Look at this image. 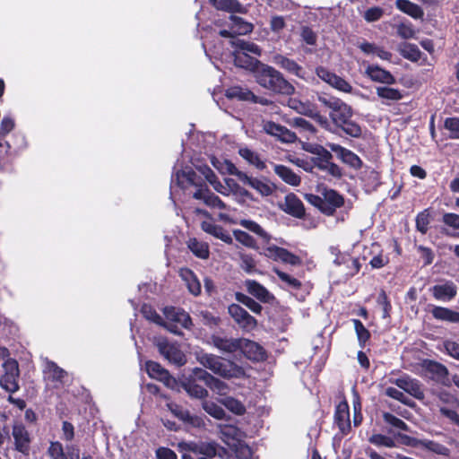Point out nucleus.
Instances as JSON below:
<instances>
[{
	"instance_id": "412c9836",
	"label": "nucleus",
	"mask_w": 459,
	"mask_h": 459,
	"mask_svg": "<svg viewBox=\"0 0 459 459\" xmlns=\"http://www.w3.org/2000/svg\"><path fill=\"white\" fill-rule=\"evenodd\" d=\"M396 385L419 400L424 398V392L418 380L412 379L409 377H403L396 380Z\"/></svg>"
},
{
	"instance_id": "423d86ee",
	"label": "nucleus",
	"mask_w": 459,
	"mask_h": 459,
	"mask_svg": "<svg viewBox=\"0 0 459 459\" xmlns=\"http://www.w3.org/2000/svg\"><path fill=\"white\" fill-rule=\"evenodd\" d=\"M43 373L47 384L55 388L64 385L68 379L67 372L49 360L46 361Z\"/></svg>"
},
{
	"instance_id": "4468645a",
	"label": "nucleus",
	"mask_w": 459,
	"mask_h": 459,
	"mask_svg": "<svg viewBox=\"0 0 459 459\" xmlns=\"http://www.w3.org/2000/svg\"><path fill=\"white\" fill-rule=\"evenodd\" d=\"M12 435L15 449L23 455H29L30 437L26 428L22 423H15L13 426Z\"/></svg>"
},
{
	"instance_id": "393cba45",
	"label": "nucleus",
	"mask_w": 459,
	"mask_h": 459,
	"mask_svg": "<svg viewBox=\"0 0 459 459\" xmlns=\"http://www.w3.org/2000/svg\"><path fill=\"white\" fill-rule=\"evenodd\" d=\"M179 276L185 282L188 291L194 295L198 296L201 293V282L197 276L187 268H181L179 270Z\"/></svg>"
},
{
	"instance_id": "09e8293b",
	"label": "nucleus",
	"mask_w": 459,
	"mask_h": 459,
	"mask_svg": "<svg viewBox=\"0 0 459 459\" xmlns=\"http://www.w3.org/2000/svg\"><path fill=\"white\" fill-rule=\"evenodd\" d=\"M273 272L276 273V275L279 277V279L282 281L283 287L290 289V290H298L301 286V282L292 277L291 275L277 269L273 268Z\"/></svg>"
},
{
	"instance_id": "49530a36",
	"label": "nucleus",
	"mask_w": 459,
	"mask_h": 459,
	"mask_svg": "<svg viewBox=\"0 0 459 459\" xmlns=\"http://www.w3.org/2000/svg\"><path fill=\"white\" fill-rule=\"evenodd\" d=\"M187 247L196 256L200 258L204 259L209 255L208 245L197 240L196 238H190L187 241Z\"/></svg>"
},
{
	"instance_id": "f257e3e1",
	"label": "nucleus",
	"mask_w": 459,
	"mask_h": 459,
	"mask_svg": "<svg viewBox=\"0 0 459 459\" xmlns=\"http://www.w3.org/2000/svg\"><path fill=\"white\" fill-rule=\"evenodd\" d=\"M171 184V195L176 191V186L182 189H187L189 186H195L196 187V190L193 193V197L195 199L202 200L204 204L210 208L220 210L228 209L227 205L219 196L212 193L206 186H203L201 178L198 177L190 168H186L178 171L172 178Z\"/></svg>"
},
{
	"instance_id": "de8ad7c7",
	"label": "nucleus",
	"mask_w": 459,
	"mask_h": 459,
	"mask_svg": "<svg viewBox=\"0 0 459 459\" xmlns=\"http://www.w3.org/2000/svg\"><path fill=\"white\" fill-rule=\"evenodd\" d=\"M288 106L297 111L298 113L308 116L312 114V108H314V105L309 102H302L301 100L296 99V98H290L288 100Z\"/></svg>"
},
{
	"instance_id": "6e6552de",
	"label": "nucleus",
	"mask_w": 459,
	"mask_h": 459,
	"mask_svg": "<svg viewBox=\"0 0 459 459\" xmlns=\"http://www.w3.org/2000/svg\"><path fill=\"white\" fill-rule=\"evenodd\" d=\"M165 323L173 329L178 331V326L173 324L181 325L184 328H189L192 325V320L189 315L183 309L169 307L164 308Z\"/></svg>"
},
{
	"instance_id": "cd10ccee",
	"label": "nucleus",
	"mask_w": 459,
	"mask_h": 459,
	"mask_svg": "<svg viewBox=\"0 0 459 459\" xmlns=\"http://www.w3.org/2000/svg\"><path fill=\"white\" fill-rule=\"evenodd\" d=\"M244 285L249 294L262 302H268L273 298L272 294L263 285L254 280H247Z\"/></svg>"
},
{
	"instance_id": "f704fd0d",
	"label": "nucleus",
	"mask_w": 459,
	"mask_h": 459,
	"mask_svg": "<svg viewBox=\"0 0 459 459\" xmlns=\"http://www.w3.org/2000/svg\"><path fill=\"white\" fill-rule=\"evenodd\" d=\"M238 154L250 165L257 169H264L265 168L264 161L261 159L259 154L247 147H241L238 149Z\"/></svg>"
},
{
	"instance_id": "2eb2a0df",
	"label": "nucleus",
	"mask_w": 459,
	"mask_h": 459,
	"mask_svg": "<svg viewBox=\"0 0 459 459\" xmlns=\"http://www.w3.org/2000/svg\"><path fill=\"white\" fill-rule=\"evenodd\" d=\"M365 67V75H367L371 81L385 83V84H393L395 82L394 76L387 70L377 65H370L363 62Z\"/></svg>"
},
{
	"instance_id": "79ce46f5",
	"label": "nucleus",
	"mask_w": 459,
	"mask_h": 459,
	"mask_svg": "<svg viewBox=\"0 0 459 459\" xmlns=\"http://www.w3.org/2000/svg\"><path fill=\"white\" fill-rule=\"evenodd\" d=\"M398 50L404 58L412 62H416L420 58L421 53L419 48L414 44L406 42L402 43L400 44Z\"/></svg>"
},
{
	"instance_id": "ddd939ff",
	"label": "nucleus",
	"mask_w": 459,
	"mask_h": 459,
	"mask_svg": "<svg viewBox=\"0 0 459 459\" xmlns=\"http://www.w3.org/2000/svg\"><path fill=\"white\" fill-rule=\"evenodd\" d=\"M238 179L255 189L262 196H269L275 190V186L267 180L249 177L247 173L242 171L239 174Z\"/></svg>"
},
{
	"instance_id": "9d476101",
	"label": "nucleus",
	"mask_w": 459,
	"mask_h": 459,
	"mask_svg": "<svg viewBox=\"0 0 459 459\" xmlns=\"http://www.w3.org/2000/svg\"><path fill=\"white\" fill-rule=\"evenodd\" d=\"M157 345L160 354L170 363L177 366H182L186 363L185 354L175 343H169L165 340H161Z\"/></svg>"
},
{
	"instance_id": "e2e57ef3",
	"label": "nucleus",
	"mask_w": 459,
	"mask_h": 459,
	"mask_svg": "<svg viewBox=\"0 0 459 459\" xmlns=\"http://www.w3.org/2000/svg\"><path fill=\"white\" fill-rule=\"evenodd\" d=\"M383 418L386 423L392 425L393 427H394L396 429L405 430V431L409 430L407 424L403 420H402L401 419L397 418L396 416H394L389 412L384 413Z\"/></svg>"
},
{
	"instance_id": "e433bc0d",
	"label": "nucleus",
	"mask_w": 459,
	"mask_h": 459,
	"mask_svg": "<svg viewBox=\"0 0 459 459\" xmlns=\"http://www.w3.org/2000/svg\"><path fill=\"white\" fill-rule=\"evenodd\" d=\"M211 162H212V166L220 173H221L223 175L230 174V175H234L238 178L239 174L241 173V171L238 170L232 162L229 161L227 160H220L215 157H212L211 159Z\"/></svg>"
},
{
	"instance_id": "b1692460",
	"label": "nucleus",
	"mask_w": 459,
	"mask_h": 459,
	"mask_svg": "<svg viewBox=\"0 0 459 459\" xmlns=\"http://www.w3.org/2000/svg\"><path fill=\"white\" fill-rule=\"evenodd\" d=\"M281 208L285 212L297 218H301L305 214L302 202L294 194H289L285 196Z\"/></svg>"
},
{
	"instance_id": "aec40b11",
	"label": "nucleus",
	"mask_w": 459,
	"mask_h": 459,
	"mask_svg": "<svg viewBox=\"0 0 459 459\" xmlns=\"http://www.w3.org/2000/svg\"><path fill=\"white\" fill-rule=\"evenodd\" d=\"M167 407L174 416L193 427L199 428L204 425V421L201 418L191 415L188 411L183 409L177 403H169L167 404Z\"/></svg>"
},
{
	"instance_id": "7c9ffc66",
	"label": "nucleus",
	"mask_w": 459,
	"mask_h": 459,
	"mask_svg": "<svg viewBox=\"0 0 459 459\" xmlns=\"http://www.w3.org/2000/svg\"><path fill=\"white\" fill-rule=\"evenodd\" d=\"M273 170L286 184L297 186L300 184V177L293 172L292 169L284 165H274Z\"/></svg>"
},
{
	"instance_id": "4c0bfd02",
	"label": "nucleus",
	"mask_w": 459,
	"mask_h": 459,
	"mask_svg": "<svg viewBox=\"0 0 459 459\" xmlns=\"http://www.w3.org/2000/svg\"><path fill=\"white\" fill-rule=\"evenodd\" d=\"M431 313L436 319L451 323H459V312L457 311H454L446 307H435Z\"/></svg>"
},
{
	"instance_id": "72a5a7b5",
	"label": "nucleus",
	"mask_w": 459,
	"mask_h": 459,
	"mask_svg": "<svg viewBox=\"0 0 459 459\" xmlns=\"http://www.w3.org/2000/svg\"><path fill=\"white\" fill-rule=\"evenodd\" d=\"M376 92L385 104H388L389 101L400 100L403 97L400 90L386 86L377 87Z\"/></svg>"
},
{
	"instance_id": "864d4df0",
	"label": "nucleus",
	"mask_w": 459,
	"mask_h": 459,
	"mask_svg": "<svg viewBox=\"0 0 459 459\" xmlns=\"http://www.w3.org/2000/svg\"><path fill=\"white\" fill-rule=\"evenodd\" d=\"M368 441L377 446H384L388 448L396 446V444L393 437L382 434L372 435L369 437Z\"/></svg>"
},
{
	"instance_id": "c85d7f7f",
	"label": "nucleus",
	"mask_w": 459,
	"mask_h": 459,
	"mask_svg": "<svg viewBox=\"0 0 459 459\" xmlns=\"http://www.w3.org/2000/svg\"><path fill=\"white\" fill-rule=\"evenodd\" d=\"M335 423L343 433L351 428L350 412L347 403H341L336 407L334 415Z\"/></svg>"
},
{
	"instance_id": "f03ea898",
	"label": "nucleus",
	"mask_w": 459,
	"mask_h": 459,
	"mask_svg": "<svg viewBox=\"0 0 459 459\" xmlns=\"http://www.w3.org/2000/svg\"><path fill=\"white\" fill-rule=\"evenodd\" d=\"M254 73L256 82L267 90L287 95L295 91L294 87L272 66L261 64Z\"/></svg>"
},
{
	"instance_id": "4be33fe9",
	"label": "nucleus",
	"mask_w": 459,
	"mask_h": 459,
	"mask_svg": "<svg viewBox=\"0 0 459 459\" xmlns=\"http://www.w3.org/2000/svg\"><path fill=\"white\" fill-rule=\"evenodd\" d=\"M323 201L325 202L323 206V212L327 215H332L336 208L343 204L342 196L332 189H325L323 192Z\"/></svg>"
},
{
	"instance_id": "13d9d810",
	"label": "nucleus",
	"mask_w": 459,
	"mask_h": 459,
	"mask_svg": "<svg viewBox=\"0 0 459 459\" xmlns=\"http://www.w3.org/2000/svg\"><path fill=\"white\" fill-rule=\"evenodd\" d=\"M240 267L249 274H253L257 272L256 263L250 255L242 254L240 255Z\"/></svg>"
},
{
	"instance_id": "473e14b6",
	"label": "nucleus",
	"mask_w": 459,
	"mask_h": 459,
	"mask_svg": "<svg viewBox=\"0 0 459 459\" xmlns=\"http://www.w3.org/2000/svg\"><path fill=\"white\" fill-rule=\"evenodd\" d=\"M216 9L231 13H246L247 8L238 2V0H214Z\"/></svg>"
},
{
	"instance_id": "5fc2aeb1",
	"label": "nucleus",
	"mask_w": 459,
	"mask_h": 459,
	"mask_svg": "<svg viewBox=\"0 0 459 459\" xmlns=\"http://www.w3.org/2000/svg\"><path fill=\"white\" fill-rule=\"evenodd\" d=\"M206 385L212 392L216 393L219 395H226L230 392L229 385L225 382H223L214 377H212V378H210V381L208 382V384Z\"/></svg>"
},
{
	"instance_id": "39448f33",
	"label": "nucleus",
	"mask_w": 459,
	"mask_h": 459,
	"mask_svg": "<svg viewBox=\"0 0 459 459\" xmlns=\"http://www.w3.org/2000/svg\"><path fill=\"white\" fill-rule=\"evenodd\" d=\"M4 374L0 377V386L8 393L19 390L18 378L20 376L19 365L16 359H7L2 365Z\"/></svg>"
},
{
	"instance_id": "603ef678",
	"label": "nucleus",
	"mask_w": 459,
	"mask_h": 459,
	"mask_svg": "<svg viewBox=\"0 0 459 459\" xmlns=\"http://www.w3.org/2000/svg\"><path fill=\"white\" fill-rule=\"evenodd\" d=\"M203 409L212 417L221 420L225 416L224 410L215 403L212 401H204L203 403Z\"/></svg>"
},
{
	"instance_id": "052dcab7",
	"label": "nucleus",
	"mask_w": 459,
	"mask_h": 459,
	"mask_svg": "<svg viewBox=\"0 0 459 459\" xmlns=\"http://www.w3.org/2000/svg\"><path fill=\"white\" fill-rule=\"evenodd\" d=\"M235 238L244 246L251 248H256L255 239L246 231L241 230H235L233 231Z\"/></svg>"
},
{
	"instance_id": "a19ab883",
	"label": "nucleus",
	"mask_w": 459,
	"mask_h": 459,
	"mask_svg": "<svg viewBox=\"0 0 459 459\" xmlns=\"http://www.w3.org/2000/svg\"><path fill=\"white\" fill-rule=\"evenodd\" d=\"M239 224L247 230L255 233L264 242L268 243L270 235L255 221L251 220H241Z\"/></svg>"
},
{
	"instance_id": "20e7f679",
	"label": "nucleus",
	"mask_w": 459,
	"mask_h": 459,
	"mask_svg": "<svg viewBox=\"0 0 459 459\" xmlns=\"http://www.w3.org/2000/svg\"><path fill=\"white\" fill-rule=\"evenodd\" d=\"M235 49L234 63L237 66L255 72L261 63L256 56L261 55V49L253 42L235 39L231 41Z\"/></svg>"
},
{
	"instance_id": "0eeeda50",
	"label": "nucleus",
	"mask_w": 459,
	"mask_h": 459,
	"mask_svg": "<svg viewBox=\"0 0 459 459\" xmlns=\"http://www.w3.org/2000/svg\"><path fill=\"white\" fill-rule=\"evenodd\" d=\"M316 74L323 82H326L337 91L346 93L352 92V86L346 80L338 76L334 73H332L325 67H317L316 69Z\"/></svg>"
},
{
	"instance_id": "774afa93",
	"label": "nucleus",
	"mask_w": 459,
	"mask_h": 459,
	"mask_svg": "<svg viewBox=\"0 0 459 459\" xmlns=\"http://www.w3.org/2000/svg\"><path fill=\"white\" fill-rule=\"evenodd\" d=\"M383 13H384V11L382 8L375 6V7L368 8L364 13L363 16L367 22H373L378 21L382 17Z\"/></svg>"
},
{
	"instance_id": "9b49d317",
	"label": "nucleus",
	"mask_w": 459,
	"mask_h": 459,
	"mask_svg": "<svg viewBox=\"0 0 459 459\" xmlns=\"http://www.w3.org/2000/svg\"><path fill=\"white\" fill-rule=\"evenodd\" d=\"M228 310L234 321L245 331H251L255 328L256 320L239 305L231 304Z\"/></svg>"
},
{
	"instance_id": "680f3d73",
	"label": "nucleus",
	"mask_w": 459,
	"mask_h": 459,
	"mask_svg": "<svg viewBox=\"0 0 459 459\" xmlns=\"http://www.w3.org/2000/svg\"><path fill=\"white\" fill-rule=\"evenodd\" d=\"M444 126L449 131L451 138L459 139V117L446 118Z\"/></svg>"
},
{
	"instance_id": "c9c22d12",
	"label": "nucleus",
	"mask_w": 459,
	"mask_h": 459,
	"mask_svg": "<svg viewBox=\"0 0 459 459\" xmlns=\"http://www.w3.org/2000/svg\"><path fill=\"white\" fill-rule=\"evenodd\" d=\"M225 96L230 100H255V99L252 91L240 86H232L227 89Z\"/></svg>"
},
{
	"instance_id": "c756f323",
	"label": "nucleus",
	"mask_w": 459,
	"mask_h": 459,
	"mask_svg": "<svg viewBox=\"0 0 459 459\" xmlns=\"http://www.w3.org/2000/svg\"><path fill=\"white\" fill-rule=\"evenodd\" d=\"M273 62L298 77H303V69L294 60L281 55H275Z\"/></svg>"
},
{
	"instance_id": "5701e85b",
	"label": "nucleus",
	"mask_w": 459,
	"mask_h": 459,
	"mask_svg": "<svg viewBox=\"0 0 459 459\" xmlns=\"http://www.w3.org/2000/svg\"><path fill=\"white\" fill-rule=\"evenodd\" d=\"M180 447L183 450L193 452L196 455H204L208 457H212L217 453V446L214 443H182L180 444Z\"/></svg>"
},
{
	"instance_id": "4d7b16f0",
	"label": "nucleus",
	"mask_w": 459,
	"mask_h": 459,
	"mask_svg": "<svg viewBox=\"0 0 459 459\" xmlns=\"http://www.w3.org/2000/svg\"><path fill=\"white\" fill-rule=\"evenodd\" d=\"M236 299L238 301H239L242 304H244L245 306H247L252 312H254L255 314L261 313L262 308H263L262 306L259 303H257L256 301H255L253 299H251L250 297H248L245 294H242V293H237Z\"/></svg>"
},
{
	"instance_id": "69168bd1",
	"label": "nucleus",
	"mask_w": 459,
	"mask_h": 459,
	"mask_svg": "<svg viewBox=\"0 0 459 459\" xmlns=\"http://www.w3.org/2000/svg\"><path fill=\"white\" fill-rule=\"evenodd\" d=\"M48 452L52 459H65V450L59 442H51Z\"/></svg>"
},
{
	"instance_id": "7ed1b4c3",
	"label": "nucleus",
	"mask_w": 459,
	"mask_h": 459,
	"mask_svg": "<svg viewBox=\"0 0 459 459\" xmlns=\"http://www.w3.org/2000/svg\"><path fill=\"white\" fill-rule=\"evenodd\" d=\"M196 359L204 368L224 378H239L245 375V370L242 367L218 356L200 353L197 354Z\"/></svg>"
},
{
	"instance_id": "f3484780",
	"label": "nucleus",
	"mask_w": 459,
	"mask_h": 459,
	"mask_svg": "<svg viewBox=\"0 0 459 459\" xmlns=\"http://www.w3.org/2000/svg\"><path fill=\"white\" fill-rule=\"evenodd\" d=\"M145 368L150 377L163 382L167 386L173 387L176 383L175 378L157 362L147 361Z\"/></svg>"
},
{
	"instance_id": "0e129e2a",
	"label": "nucleus",
	"mask_w": 459,
	"mask_h": 459,
	"mask_svg": "<svg viewBox=\"0 0 459 459\" xmlns=\"http://www.w3.org/2000/svg\"><path fill=\"white\" fill-rule=\"evenodd\" d=\"M442 221L447 227L452 228L459 234V215L452 212H447L443 215Z\"/></svg>"
},
{
	"instance_id": "bb28decb",
	"label": "nucleus",
	"mask_w": 459,
	"mask_h": 459,
	"mask_svg": "<svg viewBox=\"0 0 459 459\" xmlns=\"http://www.w3.org/2000/svg\"><path fill=\"white\" fill-rule=\"evenodd\" d=\"M457 292L456 286L452 281H447L444 284L435 285L432 288V293L435 299L438 300H450Z\"/></svg>"
},
{
	"instance_id": "6e6d98bb",
	"label": "nucleus",
	"mask_w": 459,
	"mask_h": 459,
	"mask_svg": "<svg viewBox=\"0 0 459 459\" xmlns=\"http://www.w3.org/2000/svg\"><path fill=\"white\" fill-rule=\"evenodd\" d=\"M352 323L359 345L364 346L366 342L369 339L370 333L359 319H352Z\"/></svg>"
},
{
	"instance_id": "3c124183",
	"label": "nucleus",
	"mask_w": 459,
	"mask_h": 459,
	"mask_svg": "<svg viewBox=\"0 0 459 459\" xmlns=\"http://www.w3.org/2000/svg\"><path fill=\"white\" fill-rule=\"evenodd\" d=\"M221 403H222L228 410L232 411L235 414L241 415L246 411V408L244 404L238 400L228 396L221 399Z\"/></svg>"
},
{
	"instance_id": "a18cd8bd",
	"label": "nucleus",
	"mask_w": 459,
	"mask_h": 459,
	"mask_svg": "<svg viewBox=\"0 0 459 459\" xmlns=\"http://www.w3.org/2000/svg\"><path fill=\"white\" fill-rule=\"evenodd\" d=\"M184 390L194 398L203 399L208 395V392L195 381L188 379L183 384Z\"/></svg>"
},
{
	"instance_id": "c03bdc74",
	"label": "nucleus",
	"mask_w": 459,
	"mask_h": 459,
	"mask_svg": "<svg viewBox=\"0 0 459 459\" xmlns=\"http://www.w3.org/2000/svg\"><path fill=\"white\" fill-rule=\"evenodd\" d=\"M231 30L233 33L245 35L253 30V25L244 21L242 18L235 15L230 16Z\"/></svg>"
},
{
	"instance_id": "8fccbe9b",
	"label": "nucleus",
	"mask_w": 459,
	"mask_h": 459,
	"mask_svg": "<svg viewBox=\"0 0 459 459\" xmlns=\"http://www.w3.org/2000/svg\"><path fill=\"white\" fill-rule=\"evenodd\" d=\"M425 449L433 452L437 455L449 456L450 450L442 444L429 439H422V446Z\"/></svg>"
},
{
	"instance_id": "2f4dec72",
	"label": "nucleus",
	"mask_w": 459,
	"mask_h": 459,
	"mask_svg": "<svg viewBox=\"0 0 459 459\" xmlns=\"http://www.w3.org/2000/svg\"><path fill=\"white\" fill-rule=\"evenodd\" d=\"M240 339H228L213 335L212 343L220 351L224 352H235L239 349Z\"/></svg>"
},
{
	"instance_id": "f8f14e48",
	"label": "nucleus",
	"mask_w": 459,
	"mask_h": 459,
	"mask_svg": "<svg viewBox=\"0 0 459 459\" xmlns=\"http://www.w3.org/2000/svg\"><path fill=\"white\" fill-rule=\"evenodd\" d=\"M422 368L426 377L443 385L448 384V370L444 365L432 360H424Z\"/></svg>"
},
{
	"instance_id": "6ab92c4d",
	"label": "nucleus",
	"mask_w": 459,
	"mask_h": 459,
	"mask_svg": "<svg viewBox=\"0 0 459 459\" xmlns=\"http://www.w3.org/2000/svg\"><path fill=\"white\" fill-rule=\"evenodd\" d=\"M327 146L344 163H347L353 168L360 167V159L351 151L345 149L344 147L336 143H327Z\"/></svg>"
},
{
	"instance_id": "dca6fc26",
	"label": "nucleus",
	"mask_w": 459,
	"mask_h": 459,
	"mask_svg": "<svg viewBox=\"0 0 459 459\" xmlns=\"http://www.w3.org/2000/svg\"><path fill=\"white\" fill-rule=\"evenodd\" d=\"M264 255L275 261H281L291 265L300 263L299 258L289 252L287 249L276 246H268L264 249Z\"/></svg>"
},
{
	"instance_id": "a211bd4d",
	"label": "nucleus",
	"mask_w": 459,
	"mask_h": 459,
	"mask_svg": "<svg viewBox=\"0 0 459 459\" xmlns=\"http://www.w3.org/2000/svg\"><path fill=\"white\" fill-rule=\"evenodd\" d=\"M238 350L251 360L259 361L265 358L264 349L258 343L247 339H240Z\"/></svg>"
},
{
	"instance_id": "338daca9",
	"label": "nucleus",
	"mask_w": 459,
	"mask_h": 459,
	"mask_svg": "<svg viewBox=\"0 0 459 459\" xmlns=\"http://www.w3.org/2000/svg\"><path fill=\"white\" fill-rule=\"evenodd\" d=\"M340 127H342V129L347 134L352 137H358L361 134L360 126L358 124L351 121V119L348 120L346 123L342 124Z\"/></svg>"
},
{
	"instance_id": "37998d69",
	"label": "nucleus",
	"mask_w": 459,
	"mask_h": 459,
	"mask_svg": "<svg viewBox=\"0 0 459 459\" xmlns=\"http://www.w3.org/2000/svg\"><path fill=\"white\" fill-rule=\"evenodd\" d=\"M395 4L400 11L413 18H420L423 14L421 8L409 0H397Z\"/></svg>"
},
{
	"instance_id": "58836bf2",
	"label": "nucleus",
	"mask_w": 459,
	"mask_h": 459,
	"mask_svg": "<svg viewBox=\"0 0 459 459\" xmlns=\"http://www.w3.org/2000/svg\"><path fill=\"white\" fill-rule=\"evenodd\" d=\"M142 313L143 314L144 317L148 319L149 321H152L159 325H162L165 328H167L169 331H170L173 333H179L178 331L176 329L170 328L164 321V319L157 314L155 310L152 309L151 306L143 305L142 307Z\"/></svg>"
},
{
	"instance_id": "1a4fd4ad",
	"label": "nucleus",
	"mask_w": 459,
	"mask_h": 459,
	"mask_svg": "<svg viewBox=\"0 0 459 459\" xmlns=\"http://www.w3.org/2000/svg\"><path fill=\"white\" fill-rule=\"evenodd\" d=\"M262 128L267 134L274 136L283 143H291L297 139L295 133L273 121L264 120Z\"/></svg>"
},
{
	"instance_id": "a878e982",
	"label": "nucleus",
	"mask_w": 459,
	"mask_h": 459,
	"mask_svg": "<svg viewBox=\"0 0 459 459\" xmlns=\"http://www.w3.org/2000/svg\"><path fill=\"white\" fill-rule=\"evenodd\" d=\"M351 116V108L342 101L338 102L337 105L334 106V108L330 113L332 120L338 126H341L342 124L350 120Z\"/></svg>"
},
{
	"instance_id": "ea45409f",
	"label": "nucleus",
	"mask_w": 459,
	"mask_h": 459,
	"mask_svg": "<svg viewBox=\"0 0 459 459\" xmlns=\"http://www.w3.org/2000/svg\"><path fill=\"white\" fill-rule=\"evenodd\" d=\"M290 125L299 129L300 134H303L305 137L309 139L311 136L316 134V128L306 119L302 117H293L290 121Z\"/></svg>"
},
{
	"instance_id": "bf43d9fd",
	"label": "nucleus",
	"mask_w": 459,
	"mask_h": 459,
	"mask_svg": "<svg viewBox=\"0 0 459 459\" xmlns=\"http://www.w3.org/2000/svg\"><path fill=\"white\" fill-rule=\"evenodd\" d=\"M429 222L430 219L428 210L422 211L416 217V228L422 234H425L428 231Z\"/></svg>"
}]
</instances>
